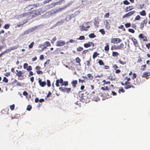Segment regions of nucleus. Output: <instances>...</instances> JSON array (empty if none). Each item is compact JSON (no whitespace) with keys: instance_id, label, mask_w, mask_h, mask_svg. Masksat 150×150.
Returning <instances> with one entry per match:
<instances>
[{"instance_id":"16","label":"nucleus","mask_w":150,"mask_h":150,"mask_svg":"<svg viewBox=\"0 0 150 150\" xmlns=\"http://www.w3.org/2000/svg\"><path fill=\"white\" fill-rule=\"evenodd\" d=\"M77 83V80H75L72 81L71 82V83L72 84V86L74 88L76 87V85Z\"/></svg>"},{"instance_id":"23","label":"nucleus","mask_w":150,"mask_h":150,"mask_svg":"<svg viewBox=\"0 0 150 150\" xmlns=\"http://www.w3.org/2000/svg\"><path fill=\"white\" fill-rule=\"evenodd\" d=\"M106 45L104 47V50L106 51H108L109 50V45L108 43H107Z\"/></svg>"},{"instance_id":"45","label":"nucleus","mask_w":150,"mask_h":150,"mask_svg":"<svg viewBox=\"0 0 150 150\" xmlns=\"http://www.w3.org/2000/svg\"><path fill=\"white\" fill-rule=\"evenodd\" d=\"M128 30L129 32H131L132 33H134L135 31L134 30L132 29L129 28Z\"/></svg>"},{"instance_id":"38","label":"nucleus","mask_w":150,"mask_h":150,"mask_svg":"<svg viewBox=\"0 0 150 150\" xmlns=\"http://www.w3.org/2000/svg\"><path fill=\"white\" fill-rule=\"evenodd\" d=\"M70 5V3H68L64 7L62 8V10H64L65 9V8H66L67 7H69Z\"/></svg>"},{"instance_id":"48","label":"nucleus","mask_w":150,"mask_h":150,"mask_svg":"<svg viewBox=\"0 0 150 150\" xmlns=\"http://www.w3.org/2000/svg\"><path fill=\"white\" fill-rule=\"evenodd\" d=\"M118 28L119 29H122L123 28V30L124 31H125V28H124V27L123 25H121L118 27Z\"/></svg>"},{"instance_id":"58","label":"nucleus","mask_w":150,"mask_h":150,"mask_svg":"<svg viewBox=\"0 0 150 150\" xmlns=\"http://www.w3.org/2000/svg\"><path fill=\"white\" fill-rule=\"evenodd\" d=\"M9 25L8 24H6L4 26V28L6 29H8L9 28Z\"/></svg>"},{"instance_id":"52","label":"nucleus","mask_w":150,"mask_h":150,"mask_svg":"<svg viewBox=\"0 0 150 150\" xmlns=\"http://www.w3.org/2000/svg\"><path fill=\"white\" fill-rule=\"evenodd\" d=\"M105 90L108 91L109 92L110 91H111L112 89H110L108 86H106L105 88Z\"/></svg>"},{"instance_id":"41","label":"nucleus","mask_w":150,"mask_h":150,"mask_svg":"<svg viewBox=\"0 0 150 150\" xmlns=\"http://www.w3.org/2000/svg\"><path fill=\"white\" fill-rule=\"evenodd\" d=\"M99 24V22L98 21V20H95V21L94 22V24L95 25H96V26H98Z\"/></svg>"},{"instance_id":"55","label":"nucleus","mask_w":150,"mask_h":150,"mask_svg":"<svg viewBox=\"0 0 150 150\" xmlns=\"http://www.w3.org/2000/svg\"><path fill=\"white\" fill-rule=\"evenodd\" d=\"M109 16V13L108 12V13H106L104 16L106 18H108Z\"/></svg>"},{"instance_id":"26","label":"nucleus","mask_w":150,"mask_h":150,"mask_svg":"<svg viewBox=\"0 0 150 150\" xmlns=\"http://www.w3.org/2000/svg\"><path fill=\"white\" fill-rule=\"evenodd\" d=\"M140 14L142 16H145L146 15V13L144 10H143L140 12Z\"/></svg>"},{"instance_id":"2","label":"nucleus","mask_w":150,"mask_h":150,"mask_svg":"<svg viewBox=\"0 0 150 150\" xmlns=\"http://www.w3.org/2000/svg\"><path fill=\"white\" fill-rule=\"evenodd\" d=\"M89 98L92 100L94 101H98L99 100L98 97L95 95V92H92L89 96Z\"/></svg>"},{"instance_id":"35","label":"nucleus","mask_w":150,"mask_h":150,"mask_svg":"<svg viewBox=\"0 0 150 150\" xmlns=\"http://www.w3.org/2000/svg\"><path fill=\"white\" fill-rule=\"evenodd\" d=\"M146 66L145 64L142 65L141 67V68L140 69V70L142 71L146 69Z\"/></svg>"},{"instance_id":"33","label":"nucleus","mask_w":150,"mask_h":150,"mask_svg":"<svg viewBox=\"0 0 150 150\" xmlns=\"http://www.w3.org/2000/svg\"><path fill=\"white\" fill-rule=\"evenodd\" d=\"M83 50V48L82 47H81L80 46L79 47H78L76 49V50L78 52H80Z\"/></svg>"},{"instance_id":"18","label":"nucleus","mask_w":150,"mask_h":150,"mask_svg":"<svg viewBox=\"0 0 150 150\" xmlns=\"http://www.w3.org/2000/svg\"><path fill=\"white\" fill-rule=\"evenodd\" d=\"M92 50V49H89L88 50H84L82 52V55L83 56H85L87 52H88V50Z\"/></svg>"},{"instance_id":"5","label":"nucleus","mask_w":150,"mask_h":150,"mask_svg":"<svg viewBox=\"0 0 150 150\" xmlns=\"http://www.w3.org/2000/svg\"><path fill=\"white\" fill-rule=\"evenodd\" d=\"M84 47L85 48H88L92 46H94V44L91 42H88V43H84L83 45Z\"/></svg>"},{"instance_id":"63","label":"nucleus","mask_w":150,"mask_h":150,"mask_svg":"<svg viewBox=\"0 0 150 150\" xmlns=\"http://www.w3.org/2000/svg\"><path fill=\"white\" fill-rule=\"evenodd\" d=\"M28 66V64L27 63H25L24 64L23 68L24 69H26Z\"/></svg>"},{"instance_id":"50","label":"nucleus","mask_w":150,"mask_h":150,"mask_svg":"<svg viewBox=\"0 0 150 150\" xmlns=\"http://www.w3.org/2000/svg\"><path fill=\"white\" fill-rule=\"evenodd\" d=\"M87 30H88L84 26H82L81 28V31L83 30L87 31Z\"/></svg>"},{"instance_id":"3","label":"nucleus","mask_w":150,"mask_h":150,"mask_svg":"<svg viewBox=\"0 0 150 150\" xmlns=\"http://www.w3.org/2000/svg\"><path fill=\"white\" fill-rule=\"evenodd\" d=\"M135 13V11H132L128 12L122 16V18H128L133 15Z\"/></svg>"},{"instance_id":"34","label":"nucleus","mask_w":150,"mask_h":150,"mask_svg":"<svg viewBox=\"0 0 150 150\" xmlns=\"http://www.w3.org/2000/svg\"><path fill=\"white\" fill-rule=\"evenodd\" d=\"M68 85V82L67 81H63V83L61 84V85L62 86H66Z\"/></svg>"},{"instance_id":"21","label":"nucleus","mask_w":150,"mask_h":150,"mask_svg":"<svg viewBox=\"0 0 150 150\" xmlns=\"http://www.w3.org/2000/svg\"><path fill=\"white\" fill-rule=\"evenodd\" d=\"M33 13H35V15L36 16L39 15L40 14V10L33 11Z\"/></svg>"},{"instance_id":"47","label":"nucleus","mask_w":150,"mask_h":150,"mask_svg":"<svg viewBox=\"0 0 150 150\" xmlns=\"http://www.w3.org/2000/svg\"><path fill=\"white\" fill-rule=\"evenodd\" d=\"M3 81H4L6 83H7L8 82V79H7V78L6 77H4Z\"/></svg>"},{"instance_id":"54","label":"nucleus","mask_w":150,"mask_h":150,"mask_svg":"<svg viewBox=\"0 0 150 150\" xmlns=\"http://www.w3.org/2000/svg\"><path fill=\"white\" fill-rule=\"evenodd\" d=\"M32 69V67L31 66H29L28 67V68H27V70L28 71H30Z\"/></svg>"},{"instance_id":"36","label":"nucleus","mask_w":150,"mask_h":150,"mask_svg":"<svg viewBox=\"0 0 150 150\" xmlns=\"http://www.w3.org/2000/svg\"><path fill=\"white\" fill-rule=\"evenodd\" d=\"M99 31L103 35H104L105 34V31L103 29H100L99 30Z\"/></svg>"},{"instance_id":"19","label":"nucleus","mask_w":150,"mask_h":150,"mask_svg":"<svg viewBox=\"0 0 150 150\" xmlns=\"http://www.w3.org/2000/svg\"><path fill=\"white\" fill-rule=\"evenodd\" d=\"M62 10H63L62 9V8H61L59 9H55L53 11V12H52V13H56L59 12Z\"/></svg>"},{"instance_id":"43","label":"nucleus","mask_w":150,"mask_h":150,"mask_svg":"<svg viewBox=\"0 0 150 150\" xmlns=\"http://www.w3.org/2000/svg\"><path fill=\"white\" fill-rule=\"evenodd\" d=\"M144 24L142 22L141 23V24L140 25V28L141 29H143V28H144Z\"/></svg>"},{"instance_id":"13","label":"nucleus","mask_w":150,"mask_h":150,"mask_svg":"<svg viewBox=\"0 0 150 150\" xmlns=\"http://www.w3.org/2000/svg\"><path fill=\"white\" fill-rule=\"evenodd\" d=\"M134 9V7L132 6H129L126 7L125 9V12H127L129 11Z\"/></svg>"},{"instance_id":"15","label":"nucleus","mask_w":150,"mask_h":150,"mask_svg":"<svg viewBox=\"0 0 150 150\" xmlns=\"http://www.w3.org/2000/svg\"><path fill=\"white\" fill-rule=\"evenodd\" d=\"M16 74L19 77H21L22 76V74H23V72L21 71L16 70Z\"/></svg>"},{"instance_id":"22","label":"nucleus","mask_w":150,"mask_h":150,"mask_svg":"<svg viewBox=\"0 0 150 150\" xmlns=\"http://www.w3.org/2000/svg\"><path fill=\"white\" fill-rule=\"evenodd\" d=\"M99 54V53H98L97 52H95L93 53V59L95 58Z\"/></svg>"},{"instance_id":"64","label":"nucleus","mask_w":150,"mask_h":150,"mask_svg":"<svg viewBox=\"0 0 150 150\" xmlns=\"http://www.w3.org/2000/svg\"><path fill=\"white\" fill-rule=\"evenodd\" d=\"M146 46L148 49H149L150 47V43H148L146 45Z\"/></svg>"},{"instance_id":"8","label":"nucleus","mask_w":150,"mask_h":150,"mask_svg":"<svg viewBox=\"0 0 150 150\" xmlns=\"http://www.w3.org/2000/svg\"><path fill=\"white\" fill-rule=\"evenodd\" d=\"M110 20H106L104 21V24L105 25V27L107 30H109L110 28Z\"/></svg>"},{"instance_id":"29","label":"nucleus","mask_w":150,"mask_h":150,"mask_svg":"<svg viewBox=\"0 0 150 150\" xmlns=\"http://www.w3.org/2000/svg\"><path fill=\"white\" fill-rule=\"evenodd\" d=\"M118 62H119L120 64L122 65H124L126 64V62L125 61H122L120 59H119L118 61Z\"/></svg>"},{"instance_id":"53","label":"nucleus","mask_w":150,"mask_h":150,"mask_svg":"<svg viewBox=\"0 0 150 150\" xmlns=\"http://www.w3.org/2000/svg\"><path fill=\"white\" fill-rule=\"evenodd\" d=\"M57 39L56 38V37H54L53 38L52 40V41H51V43L52 44H53L54 42Z\"/></svg>"},{"instance_id":"44","label":"nucleus","mask_w":150,"mask_h":150,"mask_svg":"<svg viewBox=\"0 0 150 150\" xmlns=\"http://www.w3.org/2000/svg\"><path fill=\"white\" fill-rule=\"evenodd\" d=\"M125 26L126 28L130 27L131 26L130 23H127L125 24Z\"/></svg>"},{"instance_id":"27","label":"nucleus","mask_w":150,"mask_h":150,"mask_svg":"<svg viewBox=\"0 0 150 150\" xmlns=\"http://www.w3.org/2000/svg\"><path fill=\"white\" fill-rule=\"evenodd\" d=\"M119 53L116 52H112V55L113 57L117 56L119 55Z\"/></svg>"},{"instance_id":"4","label":"nucleus","mask_w":150,"mask_h":150,"mask_svg":"<svg viewBox=\"0 0 150 150\" xmlns=\"http://www.w3.org/2000/svg\"><path fill=\"white\" fill-rule=\"evenodd\" d=\"M122 41V40L120 38H114L111 39V43H113L114 44H117L120 42Z\"/></svg>"},{"instance_id":"40","label":"nucleus","mask_w":150,"mask_h":150,"mask_svg":"<svg viewBox=\"0 0 150 150\" xmlns=\"http://www.w3.org/2000/svg\"><path fill=\"white\" fill-rule=\"evenodd\" d=\"M123 4L125 5H128L130 3L127 0H125L123 1Z\"/></svg>"},{"instance_id":"49","label":"nucleus","mask_w":150,"mask_h":150,"mask_svg":"<svg viewBox=\"0 0 150 150\" xmlns=\"http://www.w3.org/2000/svg\"><path fill=\"white\" fill-rule=\"evenodd\" d=\"M103 76L102 74H101L100 75H97L96 76H95L94 77L95 78H100L102 77Z\"/></svg>"},{"instance_id":"6","label":"nucleus","mask_w":150,"mask_h":150,"mask_svg":"<svg viewBox=\"0 0 150 150\" xmlns=\"http://www.w3.org/2000/svg\"><path fill=\"white\" fill-rule=\"evenodd\" d=\"M66 44L65 42L63 40H59L57 42L56 45L57 46H61Z\"/></svg>"},{"instance_id":"25","label":"nucleus","mask_w":150,"mask_h":150,"mask_svg":"<svg viewBox=\"0 0 150 150\" xmlns=\"http://www.w3.org/2000/svg\"><path fill=\"white\" fill-rule=\"evenodd\" d=\"M87 76L90 79L92 80L93 78V76L91 74H87Z\"/></svg>"},{"instance_id":"60","label":"nucleus","mask_w":150,"mask_h":150,"mask_svg":"<svg viewBox=\"0 0 150 150\" xmlns=\"http://www.w3.org/2000/svg\"><path fill=\"white\" fill-rule=\"evenodd\" d=\"M137 77V75L135 73L133 74V76H132V78L134 79H135Z\"/></svg>"},{"instance_id":"39","label":"nucleus","mask_w":150,"mask_h":150,"mask_svg":"<svg viewBox=\"0 0 150 150\" xmlns=\"http://www.w3.org/2000/svg\"><path fill=\"white\" fill-rule=\"evenodd\" d=\"M65 88H62L61 87H60L59 88V90L60 91L64 92H65Z\"/></svg>"},{"instance_id":"24","label":"nucleus","mask_w":150,"mask_h":150,"mask_svg":"<svg viewBox=\"0 0 150 150\" xmlns=\"http://www.w3.org/2000/svg\"><path fill=\"white\" fill-rule=\"evenodd\" d=\"M88 36L90 38H95L96 37V36L94 33H91Z\"/></svg>"},{"instance_id":"17","label":"nucleus","mask_w":150,"mask_h":150,"mask_svg":"<svg viewBox=\"0 0 150 150\" xmlns=\"http://www.w3.org/2000/svg\"><path fill=\"white\" fill-rule=\"evenodd\" d=\"M75 60L76 61V62L78 64V65L79 66H81V65L80 63L81 60L80 59L79 57H77L76 58Z\"/></svg>"},{"instance_id":"31","label":"nucleus","mask_w":150,"mask_h":150,"mask_svg":"<svg viewBox=\"0 0 150 150\" xmlns=\"http://www.w3.org/2000/svg\"><path fill=\"white\" fill-rule=\"evenodd\" d=\"M85 37L83 36H81L79 37L77 39L78 40H83L85 39Z\"/></svg>"},{"instance_id":"9","label":"nucleus","mask_w":150,"mask_h":150,"mask_svg":"<svg viewBox=\"0 0 150 150\" xmlns=\"http://www.w3.org/2000/svg\"><path fill=\"white\" fill-rule=\"evenodd\" d=\"M63 80L62 78H60L59 79L57 80L55 85L57 87H59V83L62 84L63 83Z\"/></svg>"},{"instance_id":"46","label":"nucleus","mask_w":150,"mask_h":150,"mask_svg":"<svg viewBox=\"0 0 150 150\" xmlns=\"http://www.w3.org/2000/svg\"><path fill=\"white\" fill-rule=\"evenodd\" d=\"M140 16L139 15H137L136 17L134 20H139L140 19Z\"/></svg>"},{"instance_id":"20","label":"nucleus","mask_w":150,"mask_h":150,"mask_svg":"<svg viewBox=\"0 0 150 150\" xmlns=\"http://www.w3.org/2000/svg\"><path fill=\"white\" fill-rule=\"evenodd\" d=\"M124 45L123 43H121L118 45L119 50H122L124 48Z\"/></svg>"},{"instance_id":"37","label":"nucleus","mask_w":150,"mask_h":150,"mask_svg":"<svg viewBox=\"0 0 150 150\" xmlns=\"http://www.w3.org/2000/svg\"><path fill=\"white\" fill-rule=\"evenodd\" d=\"M34 6V5L33 4H30L29 5H28L27 6L29 10H30V9H31L33 8V7Z\"/></svg>"},{"instance_id":"61","label":"nucleus","mask_w":150,"mask_h":150,"mask_svg":"<svg viewBox=\"0 0 150 150\" xmlns=\"http://www.w3.org/2000/svg\"><path fill=\"white\" fill-rule=\"evenodd\" d=\"M31 109V106L30 105H28V106L27 108V110L30 111Z\"/></svg>"},{"instance_id":"59","label":"nucleus","mask_w":150,"mask_h":150,"mask_svg":"<svg viewBox=\"0 0 150 150\" xmlns=\"http://www.w3.org/2000/svg\"><path fill=\"white\" fill-rule=\"evenodd\" d=\"M113 49L114 50H119L118 45H114L113 46Z\"/></svg>"},{"instance_id":"57","label":"nucleus","mask_w":150,"mask_h":150,"mask_svg":"<svg viewBox=\"0 0 150 150\" xmlns=\"http://www.w3.org/2000/svg\"><path fill=\"white\" fill-rule=\"evenodd\" d=\"M91 61V59H90V61L88 60L86 61V65L87 66H90V62Z\"/></svg>"},{"instance_id":"51","label":"nucleus","mask_w":150,"mask_h":150,"mask_svg":"<svg viewBox=\"0 0 150 150\" xmlns=\"http://www.w3.org/2000/svg\"><path fill=\"white\" fill-rule=\"evenodd\" d=\"M34 43L33 42L32 43H31L30 44V45H29V48H32L33 47V46L34 45Z\"/></svg>"},{"instance_id":"10","label":"nucleus","mask_w":150,"mask_h":150,"mask_svg":"<svg viewBox=\"0 0 150 150\" xmlns=\"http://www.w3.org/2000/svg\"><path fill=\"white\" fill-rule=\"evenodd\" d=\"M131 40L132 41L135 47H137L139 46V43L136 39L133 38H132Z\"/></svg>"},{"instance_id":"62","label":"nucleus","mask_w":150,"mask_h":150,"mask_svg":"<svg viewBox=\"0 0 150 150\" xmlns=\"http://www.w3.org/2000/svg\"><path fill=\"white\" fill-rule=\"evenodd\" d=\"M142 61V60L140 57H139L137 61V63H140Z\"/></svg>"},{"instance_id":"30","label":"nucleus","mask_w":150,"mask_h":150,"mask_svg":"<svg viewBox=\"0 0 150 150\" xmlns=\"http://www.w3.org/2000/svg\"><path fill=\"white\" fill-rule=\"evenodd\" d=\"M98 63L100 65H104V62L101 60H99L98 61Z\"/></svg>"},{"instance_id":"7","label":"nucleus","mask_w":150,"mask_h":150,"mask_svg":"<svg viewBox=\"0 0 150 150\" xmlns=\"http://www.w3.org/2000/svg\"><path fill=\"white\" fill-rule=\"evenodd\" d=\"M30 12H28L27 13H25L19 15L18 16V19L22 18L24 17H26L30 14Z\"/></svg>"},{"instance_id":"14","label":"nucleus","mask_w":150,"mask_h":150,"mask_svg":"<svg viewBox=\"0 0 150 150\" xmlns=\"http://www.w3.org/2000/svg\"><path fill=\"white\" fill-rule=\"evenodd\" d=\"M139 37L140 38L143 39V41H146L147 40V38L146 36H144V35L142 34H139Z\"/></svg>"},{"instance_id":"28","label":"nucleus","mask_w":150,"mask_h":150,"mask_svg":"<svg viewBox=\"0 0 150 150\" xmlns=\"http://www.w3.org/2000/svg\"><path fill=\"white\" fill-rule=\"evenodd\" d=\"M64 20H62L58 22L56 24L57 25H60L63 23L64 22Z\"/></svg>"},{"instance_id":"42","label":"nucleus","mask_w":150,"mask_h":150,"mask_svg":"<svg viewBox=\"0 0 150 150\" xmlns=\"http://www.w3.org/2000/svg\"><path fill=\"white\" fill-rule=\"evenodd\" d=\"M111 74L110 76H109L108 77V78L109 79H110L111 81H113L114 80V79L113 78V76L111 75Z\"/></svg>"},{"instance_id":"56","label":"nucleus","mask_w":150,"mask_h":150,"mask_svg":"<svg viewBox=\"0 0 150 150\" xmlns=\"http://www.w3.org/2000/svg\"><path fill=\"white\" fill-rule=\"evenodd\" d=\"M112 67L115 70H116L118 67L116 64H114L112 66Z\"/></svg>"},{"instance_id":"1","label":"nucleus","mask_w":150,"mask_h":150,"mask_svg":"<svg viewBox=\"0 0 150 150\" xmlns=\"http://www.w3.org/2000/svg\"><path fill=\"white\" fill-rule=\"evenodd\" d=\"M121 84L122 86H124V88L125 89H128L131 88H135V87L129 82L126 81L125 83L121 82Z\"/></svg>"},{"instance_id":"32","label":"nucleus","mask_w":150,"mask_h":150,"mask_svg":"<svg viewBox=\"0 0 150 150\" xmlns=\"http://www.w3.org/2000/svg\"><path fill=\"white\" fill-rule=\"evenodd\" d=\"M65 92L67 93H69L71 90V88H66Z\"/></svg>"},{"instance_id":"11","label":"nucleus","mask_w":150,"mask_h":150,"mask_svg":"<svg viewBox=\"0 0 150 150\" xmlns=\"http://www.w3.org/2000/svg\"><path fill=\"white\" fill-rule=\"evenodd\" d=\"M38 83L40 86L42 87H43L46 85L45 81H42L41 79H39Z\"/></svg>"},{"instance_id":"12","label":"nucleus","mask_w":150,"mask_h":150,"mask_svg":"<svg viewBox=\"0 0 150 150\" xmlns=\"http://www.w3.org/2000/svg\"><path fill=\"white\" fill-rule=\"evenodd\" d=\"M149 75V72H145L143 73L142 74V77L143 78H145L146 79H148L149 78L148 76Z\"/></svg>"}]
</instances>
